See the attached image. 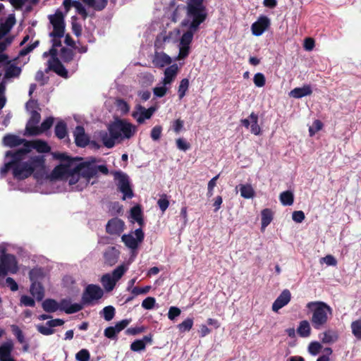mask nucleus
Instances as JSON below:
<instances>
[{
  "label": "nucleus",
  "instance_id": "nucleus-1",
  "mask_svg": "<svg viewBox=\"0 0 361 361\" xmlns=\"http://www.w3.org/2000/svg\"><path fill=\"white\" fill-rule=\"evenodd\" d=\"M108 132L100 130L98 133L103 145L110 149L114 147L115 141L120 139H130L137 131V127L125 119L116 118L109 123Z\"/></svg>",
  "mask_w": 361,
  "mask_h": 361
},
{
  "label": "nucleus",
  "instance_id": "nucleus-2",
  "mask_svg": "<svg viewBox=\"0 0 361 361\" xmlns=\"http://www.w3.org/2000/svg\"><path fill=\"white\" fill-rule=\"evenodd\" d=\"M204 0H188L183 8L186 10V18L181 22L182 27H188L187 31L197 32L200 25L206 20L207 14Z\"/></svg>",
  "mask_w": 361,
  "mask_h": 361
},
{
  "label": "nucleus",
  "instance_id": "nucleus-3",
  "mask_svg": "<svg viewBox=\"0 0 361 361\" xmlns=\"http://www.w3.org/2000/svg\"><path fill=\"white\" fill-rule=\"evenodd\" d=\"M24 160L19 159L14 164L13 176L15 179L18 180L27 178L36 169L44 167V156H34L25 161Z\"/></svg>",
  "mask_w": 361,
  "mask_h": 361
},
{
  "label": "nucleus",
  "instance_id": "nucleus-4",
  "mask_svg": "<svg viewBox=\"0 0 361 361\" xmlns=\"http://www.w3.org/2000/svg\"><path fill=\"white\" fill-rule=\"evenodd\" d=\"M42 307L48 313L59 311L68 314L76 313L78 310L80 309L79 305H73L71 298H63L59 302L54 299L48 298L43 301Z\"/></svg>",
  "mask_w": 361,
  "mask_h": 361
},
{
  "label": "nucleus",
  "instance_id": "nucleus-5",
  "mask_svg": "<svg viewBox=\"0 0 361 361\" xmlns=\"http://www.w3.org/2000/svg\"><path fill=\"white\" fill-rule=\"evenodd\" d=\"M104 295V290L102 288L95 284H89L84 289L81 301L79 303H73V305H78L80 309L78 310V312L82 310L85 306H90L94 305L99 299Z\"/></svg>",
  "mask_w": 361,
  "mask_h": 361
},
{
  "label": "nucleus",
  "instance_id": "nucleus-6",
  "mask_svg": "<svg viewBox=\"0 0 361 361\" xmlns=\"http://www.w3.org/2000/svg\"><path fill=\"white\" fill-rule=\"evenodd\" d=\"M49 19L53 26V31L49 33V37H63L66 27L63 13L58 10L54 15H49Z\"/></svg>",
  "mask_w": 361,
  "mask_h": 361
},
{
  "label": "nucleus",
  "instance_id": "nucleus-7",
  "mask_svg": "<svg viewBox=\"0 0 361 361\" xmlns=\"http://www.w3.org/2000/svg\"><path fill=\"white\" fill-rule=\"evenodd\" d=\"M32 149H36L39 153H47L51 150V147L47 142L42 140H27L25 149H18V155H21L24 159L27 158V154Z\"/></svg>",
  "mask_w": 361,
  "mask_h": 361
},
{
  "label": "nucleus",
  "instance_id": "nucleus-8",
  "mask_svg": "<svg viewBox=\"0 0 361 361\" xmlns=\"http://www.w3.org/2000/svg\"><path fill=\"white\" fill-rule=\"evenodd\" d=\"M114 178L117 180V186L119 190L123 194V200L131 199L133 197V192L131 188L128 176L122 171H116L114 173Z\"/></svg>",
  "mask_w": 361,
  "mask_h": 361
},
{
  "label": "nucleus",
  "instance_id": "nucleus-9",
  "mask_svg": "<svg viewBox=\"0 0 361 361\" xmlns=\"http://www.w3.org/2000/svg\"><path fill=\"white\" fill-rule=\"evenodd\" d=\"M114 178L117 180V186L119 190L123 194V200L131 199L133 197V192L131 188L128 176L122 171H116L114 173Z\"/></svg>",
  "mask_w": 361,
  "mask_h": 361
},
{
  "label": "nucleus",
  "instance_id": "nucleus-10",
  "mask_svg": "<svg viewBox=\"0 0 361 361\" xmlns=\"http://www.w3.org/2000/svg\"><path fill=\"white\" fill-rule=\"evenodd\" d=\"M135 238L132 234H124L122 235L121 239L126 247L135 251L139 244L141 243L145 238V233L142 228H139L134 231Z\"/></svg>",
  "mask_w": 361,
  "mask_h": 361
},
{
  "label": "nucleus",
  "instance_id": "nucleus-11",
  "mask_svg": "<svg viewBox=\"0 0 361 361\" xmlns=\"http://www.w3.org/2000/svg\"><path fill=\"white\" fill-rule=\"evenodd\" d=\"M39 271L32 269L30 271V279L32 282L30 293L37 300H41L44 296V288L39 282L37 281Z\"/></svg>",
  "mask_w": 361,
  "mask_h": 361
},
{
  "label": "nucleus",
  "instance_id": "nucleus-12",
  "mask_svg": "<svg viewBox=\"0 0 361 361\" xmlns=\"http://www.w3.org/2000/svg\"><path fill=\"white\" fill-rule=\"evenodd\" d=\"M156 109L154 106H151L147 109L141 104H137L131 116L139 124H142L146 119H149L152 116Z\"/></svg>",
  "mask_w": 361,
  "mask_h": 361
},
{
  "label": "nucleus",
  "instance_id": "nucleus-13",
  "mask_svg": "<svg viewBox=\"0 0 361 361\" xmlns=\"http://www.w3.org/2000/svg\"><path fill=\"white\" fill-rule=\"evenodd\" d=\"M195 33L190 31L185 32L180 39L178 59H185L190 53V45L192 41Z\"/></svg>",
  "mask_w": 361,
  "mask_h": 361
},
{
  "label": "nucleus",
  "instance_id": "nucleus-14",
  "mask_svg": "<svg viewBox=\"0 0 361 361\" xmlns=\"http://www.w3.org/2000/svg\"><path fill=\"white\" fill-rule=\"evenodd\" d=\"M308 310L312 313V316H327L332 314V309L324 302H310L307 305Z\"/></svg>",
  "mask_w": 361,
  "mask_h": 361
},
{
  "label": "nucleus",
  "instance_id": "nucleus-15",
  "mask_svg": "<svg viewBox=\"0 0 361 361\" xmlns=\"http://www.w3.org/2000/svg\"><path fill=\"white\" fill-rule=\"evenodd\" d=\"M18 149L14 150H8L6 152L5 157L11 158V160L4 164V165L1 168L0 174L1 176H5L10 169H12V172L13 171L14 164H16V161L19 159H24L21 155H18Z\"/></svg>",
  "mask_w": 361,
  "mask_h": 361
},
{
  "label": "nucleus",
  "instance_id": "nucleus-16",
  "mask_svg": "<svg viewBox=\"0 0 361 361\" xmlns=\"http://www.w3.org/2000/svg\"><path fill=\"white\" fill-rule=\"evenodd\" d=\"M271 25L270 19L266 16H261L251 25L252 33L255 36H260Z\"/></svg>",
  "mask_w": 361,
  "mask_h": 361
},
{
  "label": "nucleus",
  "instance_id": "nucleus-17",
  "mask_svg": "<svg viewBox=\"0 0 361 361\" xmlns=\"http://www.w3.org/2000/svg\"><path fill=\"white\" fill-rule=\"evenodd\" d=\"M64 322L63 319H54L47 321L45 324H37L36 328L42 335L49 336L55 332L54 327L62 326Z\"/></svg>",
  "mask_w": 361,
  "mask_h": 361
},
{
  "label": "nucleus",
  "instance_id": "nucleus-18",
  "mask_svg": "<svg viewBox=\"0 0 361 361\" xmlns=\"http://www.w3.org/2000/svg\"><path fill=\"white\" fill-rule=\"evenodd\" d=\"M27 140L24 138H21L19 136L13 134H6L3 137V145L10 148H14L22 145L19 149H25Z\"/></svg>",
  "mask_w": 361,
  "mask_h": 361
},
{
  "label": "nucleus",
  "instance_id": "nucleus-19",
  "mask_svg": "<svg viewBox=\"0 0 361 361\" xmlns=\"http://www.w3.org/2000/svg\"><path fill=\"white\" fill-rule=\"evenodd\" d=\"M14 343L12 340H8L0 345V361H16L12 357Z\"/></svg>",
  "mask_w": 361,
  "mask_h": 361
},
{
  "label": "nucleus",
  "instance_id": "nucleus-20",
  "mask_svg": "<svg viewBox=\"0 0 361 361\" xmlns=\"http://www.w3.org/2000/svg\"><path fill=\"white\" fill-rule=\"evenodd\" d=\"M130 322V319H123L118 322L114 326H109L104 331V336L110 339H114L116 335L123 330Z\"/></svg>",
  "mask_w": 361,
  "mask_h": 361
},
{
  "label": "nucleus",
  "instance_id": "nucleus-21",
  "mask_svg": "<svg viewBox=\"0 0 361 361\" xmlns=\"http://www.w3.org/2000/svg\"><path fill=\"white\" fill-rule=\"evenodd\" d=\"M124 222L118 218H113L110 219L106 226V231L111 235H119L124 229Z\"/></svg>",
  "mask_w": 361,
  "mask_h": 361
},
{
  "label": "nucleus",
  "instance_id": "nucleus-22",
  "mask_svg": "<svg viewBox=\"0 0 361 361\" xmlns=\"http://www.w3.org/2000/svg\"><path fill=\"white\" fill-rule=\"evenodd\" d=\"M120 252L114 246L108 247L103 253L104 262L108 266L116 264L118 260Z\"/></svg>",
  "mask_w": 361,
  "mask_h": 361
},
{
  "label": "nucleus",
  "instance_id": "nucleus-23",
  "mask_svg": "<svg viewBox=\"0 0 361 361\" xmlns=\"http://www.w3.org/2000/svg\"><path fill=\"white\" fill-rule=\"evenodd\" d=\"M73 135L75 137V142L78 147H85L89 144V137L85 134V128L82 126H76Z\"/></svg>",
  "mask_w": 361,
  "mask_h": 361
},
{
  "label": "nucleus",
  "instance_id": "nucleus-24",
  "mask_svg": "<svg viewBox=\"0 0 361 361\" xmlns=\"http://www.w3.org/2000/svg\"><path fill=\"white\" fill-rule=\"evenodd\" d=\"M1 264L11 273L17 271V262L16 257L11 254L3 253L0 257Z\"/></svg>",
  "mask_w": 361,
  "mask_h": 361
},
{
  "label": "nucleus",
  "instance_id": "nucleus-25",
  "mask_svg": "<svg viewBox=\"0 0 361 361\" xmlns=\"http://www.w3.org/2000/svg\"><path fill=\"white\" fill-rule=\"evenodd\" d=\"M49 71H52L53 72L56 73L58 75H59L63 78H68V71L66 69L64 66L62 64V63L59 59H56L55 61L48 63V68L45 71V72L48 73Z\"/></svg>",
  "mask_w": 361,
  "mask_h": 361
},
{
  "label": "nucleus",
  "instance_id": "nucleus-26",
  "mask_svg": "<svg viewBox=\"0 0 361 361\" xmlns=\"http://www.w3.org/2000/svg\"><path fill=\"white\" fill-rule=\"evenodd\" d=\"M291 294L288 289H285L276 298L272 305V310L277 312L279 309L287 305L290 300Z\"/></svg>",
  "mask_w": 361,
  "mask_h": 361
},
{
  "label": "nucleus",
  "instance_id": "nucleus-27",
  "mask_svg": "<svg viewBox=\"0 0 361 361\" xmlns=\"http://www.w3.org/2000/svg\"><path fill=\"white\" fill-rule=\"evenodd\" d=\"M97 169L90 164L81 165L77 167L78 175L85 178L87 182L97 175Z\"/></svg>",
  "mask_w": 361,
  "mask_h": 361
},
{
  "label": "nucleus",
  "instance_id": "nucleus-28",
  "mask_svg": "<svg viewBox=\"0 0 361 361\" xmlns=\"http://www.w3.org/2000/svg\"><path fill=\"white\" fill-rule=\"evenodd\" d=\"M54 123V118L50 116L47 118L40 125V126L38 127H33L30 128V136H35L38 135L43 132L49 130L51 128Z\"/></svg>",
  "mask_w": 361,
  "mask_h": 361
},
{
  "label": "nucleus",
  "instance_id": "nucleus-29",
  "mask_svg": "<svg viewBox=\"0 0 361 361\" xmlns=\"http://www.w3.org/2000/svg\"><path fill=\"white\" fill-rule=\"evenodd\" d=\"M152 343V336L151 334L145 336L142 339H137L130 344V350L134 352H139L145 349L147 343Z\"/></svg>",
  "mask_w": 361,
  "mask_h": 361
},
{
  "label": "nucleus",
  "instance_id": "nucleus-30",
  "mask_svg": "<svg viewBox=\"0 0 361 361\" xmlns=\"http://www.w3.org/2000/svg\"><path fill=\"white\" fill-rule=\"evenodd\" d=\"M319 338L324 344H331L336 342L339 338L338 332L336 330L328 329L319 334Z\"/></svg>",
  "mask_w": 361,
  "mask_h": 361
},
{
  "label": "nucleus",
  "instance_id": "nucleus-31",
  "mask_svg": "<svg viewBox=\"0 0 361 361\" xmlns=\"http://www.w3.org/2000/svg\"><path fill=\"white\" fill-rule=\"evenodd\" d=\"M154 65L157 68H163L171 63V58L164 52H156L153 59Z\"/></svg>",
  "mask_w": 361,
  "mask_h": 361
},
{
  "label": "nucleus",
  "instance_id": "nucleus-32",
  "mask_svg": "<svg viewBox=\"0 0 361 361\" xmlns=\"http://www.w3.org/2000/svg\"><path fill=\"white\" fill-rule=\"evenodd\" d=\"M11 331L13 334L16 336L18 342L20 344H23V350L24 352H27L29 350V344L25 340L24 333L20 329V327L16 324H12L11 326Z\"/></svg>",
  "mask_w": 361,
  "mask_h": 361
},
{
  "label": "nucleus",
  "instance_id": "nucleus-33",
  "mask_svg": "<svg viewBox=\"0 0 361 361\" xmlns=\"http://www.w3.org/2000/svg\"><path fill=\"white\" fill-rule=\"evenodd\" d=\"M312 93V87L310 85H305L302 87H295L293 89L289 95L295 99H300L305 96L311 95Z\"/></svg>",
  "mask_w": 361,
  "mask_h": 361
},
{
  "label": "nucleus",
  "instance_id": "nucleus-34",
  "mask_svg": "<svg viewBox=\"0 0 361 361\" xmlns=\"http://www.w3.org/2000/svg\"><path fill=\"white\" fill-rule=\"evenodd\" d=\"M178 68L177 64H173L167 67L164 71V85H170L175 79L178 73Z\"/></svg>",
  "mask_w": 361,
  "mask_h": 361
},
{
  "label": "nucleus",
  "instance_id": "nucleus-35",
  "mask_svg": "<svg viewBox=\"0 0 361 361\" xmlns=\"http://www.w3.org/2000/svg\"><path fill=\"white\" fill-rule=\"evenodd\" d=\"M30 113L31 116L26 124L25 132L24 133L25 135L29 136L30 131L28 130H30V128L38 127L37 124L39 123L41 119V115L37 111H31Z\"/></svg>",
  "mask_w": 361,
  "mask_h": 361
},
{
  "label": "nucleus",
  "instance_id": "nucleus-36",
  "mask_svg": "<svg viewBox=\"0 0 361 361\" xmlns=\"http://www.w3.org/2000/svg\"><path fill=\"white\" fill-rule=\"evenodd\" d=\"M82 2L90 8L97 11L104 10L108 4V0H82Z\"/></svg>",
  "mask_w": 361,
  "mask_h": 361
},
{
  "label": "nucleus",
  "instance_id": "nucleus-37",
  "mask_svg": "<svg viewBox=\"0 0 361 361\" xmlns=\"http://www.w3.org/2000/svg\"><path fill=\"white\" fill-rule=\"evenodd\" d=\"M4 66H6L5 73H4L5 79L17 78L21 73V68L18 66H16L14 64L9 63L8 65H5Z\"/></svg>",
  "mask_w": 361,
  "mask_h": 361
},
{
  "label": "nucleus",
  "instance_id": "nucleus-38",
  "mask_svg": "<svg viewBox=\"0 0 361 361\" xmlns=\"http://www.w3.org/2000/svg\"><path fill=\"white\" fill-rule=\"evenodd\" d=\"M262 216V230H264L268 226L273 219V212L270 209H264L261 212Z\"/></svg>",
  "mask_w": 361,
  "mask_h": 361
},
{
  "label": "nucleus",
  "instance_id": "nucleus-39",
  "mask_svg": "<svg viewBox=\"0 0 361 361\" xmlns=\"http://www.w3.org/2000/svg\"><path fill=\"white\" fill-rule=\"evenodd\" d=\"M15 23V17L13 16H9L4 23L0 24V32L6 35L10 32Z\"/></svg>",
  "mask_w": 361,
  "mask_h": 361
},
{
  "label": "nucleus",
  "instance_id": "nucleus-40",
  "mask_svg": "<svg viewBox=\"0 0 361 361\" xmlns=\"http://www.w3.org/2000/svg\"><path fill=\"white\" fill-rule=\"evenodd\" d=\"M251 121L250 131L255 135L261 134V128L258 125V115L254 112H252L249 116Z\"/></svg>",
  "mask_w": 361,
  "mask_h": 361
},
{
  "label": "nucleus",
  "instance_id": "nucleus-41",
  "mask_svg": "<svg viewBox=\"0 0 361 361\" xmlns=\"http://www.w3.org/2000/svg\"><path fill=\"white\" fill-rule=\"evenodd\" d=\"M55 135L60 140L63 139L67 135V126L64 121H61L56 123Z\"/></svg>",
  "mask_w": 361,
  "mask_h": 361
},
{
  "label": "nucleus",
  "instance_id": "nucleus-42",
  "mask_svg": "<svg viewBox=\"0 0 361 361\" xmlns=\"http://www.w3.org/2000/svg\"><path fill=\"white\" fill-rule=\"evenodd\" d=\"M103 286L107 290H112L116 286V281L109 274H104L101 279Z\"/></svg>",
  "mask_w": 361,
  "mask_h": 361
},
{
  "label": "nucleus",
  "instance_id": "nucleus-43",
  "mask_svg": "<svg viewBox=\"0 0 361 361\" xmlns=\"http://www.w3.org/2000/svg\"><path fill=\"white\" fill-rule=\"evenodd\" d=\"M280 201L284 206H290L294 202V195L291 191L286 190L280 194Z\"/></svg>",
  "mask_w": 361,
  "mask_h": 361
},
{
  "label": "nucleus",
  "instance_id": "nucleus-44",
  "mask_svg": "<svg viewBox=\"0 0 361 361\" xmlns=\"http://www.w3.org/2000/svg\"><path fill=\"white\" fill-rule=\"evenodd\" d=\"M74 52L72 49L62 47L60 50V57L64 63L71 62L74 57Z\"/></svg>",
  "mask_w": 361,
  "mask_h": 361
},
{
  "label": "nucleus",
  "instance_id": "nucleus-45",
  "mask_svg": "<svg viewBox=\"0 0 361 361\" xmlns=\"http://www.w3.org/2000/svg\"><path fill=\"white\" fill-rule=\"evenodd\" d=\"M297 332L301 337H307L310 335V326L307 321L304 320L300 323Z\"/></svg>",
  "mask_w": 361,
  "mask_h": 361
},
{
  "label": "nucleus",
  "instance_id": "nucleus-46",
  "mask_svg": "<svg viewBox=\"0 0 361 361\" xmlns=\"http://www.w3.org/2000/svg\"><path fill=\"white\" fill-rule=\"evenodd\" d=\"M240 195L245 198L250 199L255 196V190L251 185H240Z\"/></svg>",
  "mask_w": 361,
  "mask_h": 361
},
{
  "label": "nucleus",
  "instance_id": "nucleus-47",
  "mask_svg": "<svg viewBox=\"0 0 361 361\" xmlns=\"http://www.w3.org/2000/svg\"><path fill=\"white\" fill-rule=\"evenodd\" d=\"M68 165L59 164L54 169L52 175L56 178H62L68 173Z\"/></svg>",
  "mask_w": 361,
  "mask_h": 361
},
{
  "label": "nucleus",
  "instance_id": "nucleus-48",
  "mask_svg": "<svg viewBox=\"0 0 361 361\" xmlns=\"http://www.w3.org/2000/svg\"><path fill=\"white\" fill-rule=\"evenodd\" d=\"M189 87V80L183 78L180 80L178 87V94L180 99H183Z\"/></svg>",
  "mask_w": 361,
  "mask_h": 361
},
{
  "label": "nucleus",
  "instance_id": "nucleus-49",
  "mask_svg": "<svg viewBox=\"0 0 361 361\" xmlns=\"http://www.w3.org/2000/svg\"><path fill=\"white\" fill-rule=\"evenodd\" d=\"M128 267L124 264L119 265L113 271L111 277L117 282L126 272Z\"/></svg>",
  "mask_w": 361,
  "mask_h": 361
},
{
  "label": "nucleus",
  "instance_id": "nucleus-50",
  "mask_svg": "<svg viewBox=\"0 0 361 361\" xmlns=\"http://www.w3.org/2000/svg\"><path fill=\"white\" fill-rule=\"evenodd\" d=\"M4 36V35L0 32V40H1ZM13 40V37L9 36L6 37L4 40L0 41V54H3V52L7 49V47L11 44Z\"/></svg>",
  "mask_w": 361,
  "mask_h": 361
},
{
  "label": "nucleus",
  "instance_id": "nucleus-51",
  "mask_svg": "<svg viewBox=\"0 0 361 361\" xmlns=\"http://www.w3.org/2000/svg\"><path fill=\"white\" fill-rule=\"evenodd\" d=\"M352 333L357 340H361V319H357L351 324Z\"/></svg>",
  "mask_w": 361,
  "mask_h": 361
},
{
  "label": "nucleus",
  "instance_id": "nucleus-52",
  "mask_svg": "<svg viewBox=\"0 0 361 361\" xmlns=\"http://www.w3.org/2000/svg\"><path fill=\"white\" fill-rule=\"evenodd\" d=\"M73 6L76 9L77 13L82 16L83 20H85L87 18L88 13L85 8L79 1L74 0Z\"/></svg>",
  "mask_w": 361,
  "mask_h": 361
},
{
  "label": "nucleus",
  "instance_id": "nucleus-53",
  "mask_svg": "<svg viewBox=\"0 0 361 361\" xmlns=\"http://www.w3.org/2000/svg\"><path fill=\"white\" fill-rule=\"evenodd\" d=\"M193 325V321L190 318H188L182 323L178 325V328L180 332L190 331Z\"/></svg>",
  "mask_w": 361,
  "mask_h": 361
},
{
  "label": "nucleus",
  "instance_id": "nucleus-54",
  "mask_svg": "<svg viewBox=\"0 0 361 361\" xmlns=\"http://www.w3.org/2000/svg\"><path fill=\"white\" fill-rule=\"evenodd\" d=\"M322 348V345L317 341L311 342L308 346V351L312 355H317Z\"/></svg>",
  "mask_w": 361,
  "mask_h": 361
},
{
  "label": "nucleus",
  "instance_id": "nucleus-55",
  "mask_svg": "<svg viewBox=\"0 0 361 361\" xmlns=\"http://www.w3.org/2000/svg\"><path fill=\"white\" fill-rule=\"evenodd\" d=\"M253 82L258 87H264L266 83L265 76L262 73H257L254 75Z\"/></svg>",
  "mask_w": 361,
  "mask_h": 361
},
{
  "label": "nucleus",
  "instance_id": "nucleus-56",
  "mask_svg": "<svg viewBox=\"0 0 361 361\" xmlns=\"http://www.w3.org/2000/svg\"><path fill=\"white\" fill-rule=\"evenodd\" d=\"M157 204L161 211L164 213L169 206V201L167 195L166 194H163L157 201Z\"/></svg>",
  "mask_w": 361,
  "mask_h": 361
},
{
  "label": "nucleus",
  "instance_id": "nucleus-57",
  "mask_svg": "<svg viewBox=\"0 0 361 361\" xmlns=\"http://www.w3.org/2000/svg\"><path fill=\"white\" fill-rule=\"evenodd\" d=\"M39 44V40H36L35 42L27 45V47L22 49L18 54V56H24L31 52L34 49L38 47Z\"/></svg>",
  "mask_w": 361,
  "mask_h": 361
},
{
  "label": "nucleus",
  "instance_id": "nucleus-58",
  "mask_svg": "<svg viewBox=\"0 0 361 361\" xmlns=\"http://www.w3.org/2000/svg\"><path fill=\"white\" fill-rule=\"evenodd\" d=\"M328 317H312V324L314 329H320L327 322Z\"/></svg>",
  "mask_w": 361,
  "mask_h": 361
},
{
  "label": "nucleus",
  "instance_id": "nucleus-59",
  "mask_svg": "<svg viewBox=\"0 0 361 361\" xmlns=\"http://www.w3.org/2000/svg\"><path fill=\"white\" fill-rule=\"evenodd\" d=\"M219 176H220V174L216 175V176L212 178L209 181L208 185H207V195L208 197H210L213 195V190H214V187L216 185V180L219 178Z\"/></svg>",
  "mask_w": 361,
  "mask_h": 361
},
{
  "label": "nucleus",
  "instance_id": "nucleus-60",
  "mask_svg": "<svg viewBox=\"0 0 361 361\" xmlns=\"http://www.w3.org/2000/svg\"><path fill=\"white\" fill-rule=\"evenodd\" d=\"M162 127L161 126H155L151 130L150 137L154 141L160 139L161 136Z\"/></svg>",
  "mask_w": 361,
  "mask_h": 361
},
{
  "label": "nucleus",
  "instance_id": "nucleus-61",
  "mask_svg": "<svg viewBox=\"0 0 361 361\" xmlns=\"http://www.w3.org/2000/svg\"><path fill=\"white\" fill-rule=\"evenodd\" d=\"M146 331V327L144 326H135V327H130L127 329L126 331V334L128 335H133L135 336L137 334H140L141 333H143Z\"/></svg>",
  "mask_w": 361,
  "mask_h": 361
},
{
  "label": "nucleus",
  "instance_id": "nucleus-62",
  "mask_svg": "<svg viewBox=\"0 0 361 361\" xmlns=\"http://www.w3.org/2000/svg\"><path fill=\"white\" fill-rule=\"evenodd\" d=\"M90 355L87 350L82 349L78 352L75 355V358L78 361H88L90 360Z\"/></svg>",
  "mask_w": 361,
  "mask_h": 361
},
{
  "label": "nucleus",
  "instance_id": "nucleus-63",
  "mask_svg": "<svg viewBox=\"0 0 361 361\" xmlns=\"http://www.w3.org/2000/svg\"><path fill=\"white\" fill-rule=\"evenodd\" d=\"M130 216L135 221L141 218L142 216L141 207L139 205H136L131 208Z\"/></svg>",
  "mask_w": 361,
  "mask_h": 361
},
{
  "label": "nucleus",
  "instance_id": "nucleus-64",
  "mask_svg": "<svg viewBox=\"0 0 361 361\" xmlns=\"http://www.w3.org/2000/svg\"><path fill=\"white\" fill-rule=\"evenodd\" d=\"M177 147L183 151H186L190 149V145L183 138L176 140Z\"/></svg>",
  "mask_w": 361,
  "mask_h": 361
}]
</instances>
